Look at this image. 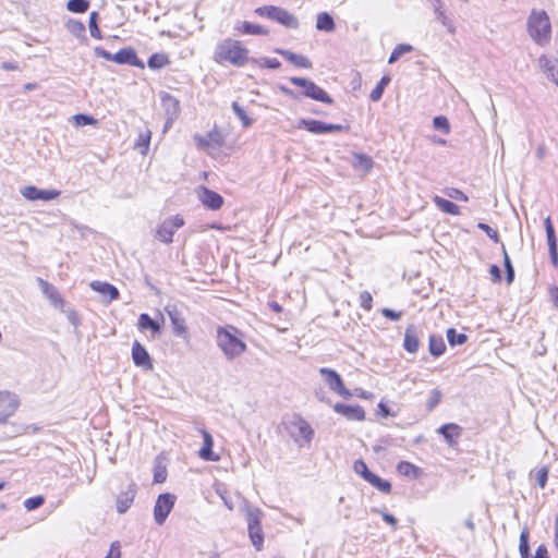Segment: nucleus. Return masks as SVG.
<instances>
[{"label": "nucleus", "instance_id": "f257e3e1", "mask_svg": "<svg viewBox=\"0 0 558 558\" xmlns=\"http://www.w3.org/2000/svg\"><path fill=\"white\" fill-rule=\"evenodd\" d=\"M216 341L226 359L231 361L242 355L247 345L242 339V332L232 325L217 328Z\"/></svg>", "mask_w": 558, "mask_h": 558}, {"label": "nucleus", "instance_id": "f03ea898", "mask_svg": "<svg viewBox=\"0 0 558 558\" xmlns=\"http://www.w3.org/2000/svg\"><path fill=\"white\" fill-rule=\"evenodd\" d=\"M526 28L532 40L546 47L551 40V23L548 14L544 10L533 9L526 21Z\"/></svg>", "mask_w": 558, "mask_h": 558}, {"label": "nucleus", "instance_id": "7ed1b4c3", "mask_svg": "<svg viewBox=\"0 0 558 558\" xmlns=\"http://www.w3.org/2000/svg\"><path fill=\"white\" fill-rule=\"evenodd\" d=\"M214 58L219 63L243 66L248 60V50L239 40L227 38L217 44Z\"/></svg>", "mask_w": 558, "mask_h": 558}, {"label": "nucleus", "instance_id": "20e7f679", "mask_svg": "<svg viewBox=\"0 0 558 558\" xmlns=\"http://www.w3.org/2000/svg\"><path fill=\"white\" fill-rule=\"evenodd\" d=\"M245 520L247 522V533L252 542V545L256 550H262L264 547V532L262 527V521L265 517L263 510L257 507H253L248 502L242 506Z\"/></svg>", "mask_w": 558, "mask_h": 558}, {"label": "nucleus", "instance_id": "39448f33", "mask_svg": "<svg viewBox=\"0 0 558 558\" xmlns=\"http://www.w3.org/2000/svg\"><path fill=\"white\" fill-rule=\"evenodd\" d=\"M258 15L276 21L288 28H298L299 20L295 15L283 8L275 5H265L257 8L255 11Z\"/></svg>", "mask_w": 558, "mask_h": 558}, {"label": "nucleus", "instance_id": "423d86ee", "mask_svg": "<svg viewBox=\"0 0 558 558\" xmlns=\"http://www.w3.org/2000/svg\"><path fill=\"white\" fill-rule=\"evenodd\" d=\"M290 82L303 89L302 95L324 104H332V98L313 81L304 77H290Z\"/></svg>", "mask_w": 558, "mask_h": 558}, {"label": "nucleus", "instance_id": "0eeeda50", "mask_svg": "<svg viewBox=\"0 0 558 558\" xmlns=\"http://www.w3.org/2000/svg\"><path fill=\"white\" fill-rule=\"evenodd\" d=\"M319 374L330 390L344 398L352 396V393L344 387L341 376L336 371L322 367L319 368Z\"/></svg>", "mask_w": 558, "mask_h": 558}, {"label": "nucleus", "instance_id": "6e6552de", "mask_svg": "<svg viewBox=\"0 0 558 558\" xmlns=\"http://www.w3.org/2000/svg\"><path fill=\"white\" fill-rule=\"evenodd\" d=\"M175 502V496L169 493L160 494L154 507V518L157 524L165 523Z\"/></svg>", "mask_w": 558, "mask_h": 558}, {"label": "nucleus", "instance_id": "1a4fd4ad", "mask_svg": "<svg viewBox=\"0 0 558 558\" xmlns=\"http://www.w3.org/2000/svg\"><path fill=\"white\" fill-rule=\"evenodd\" d=\"M166 312L171 320L174 336L186 340L189 338V329L182 312L175 305H168Z\"/></svg>", "mask_w": 558, "mask_h": 558}, {"label": "nucleus", "instance_id": "9d476101", "mask_svg": "<svg viewBox=\"0 0 558 558\" xmlns=\"http://www.w3.org/2000/svg\"><path fill=\"white\" fill-rule=\"evenodd\" d=\"M184 225L183 218L175 216L174 218L166 219L157 229L156 238L163 243H171L173 241L174 232Z\"/></svg>", "mask_w": 558, "mask_h": 558}, {"label": "nucleus", "instance_id": "9b49d317", "mask_svg": "<svg viewBox=\"0 0 558 558\" xmlns=\"http://www.w3.org/2000/svg\"><path fill=\"white\" fill-rule=\"evenodd\" d=\"M17 397L10 391H0V424L12 416L19 408Z\"/></svg>", "mask_w": 558, "mask_h": 558}, {"label": "nucleus", "instance_id": "f8f14e48", "mask_svg": "<svg viewBox=\"0 0 558 558\" xmlns=\"http://www.w3.org/2000/svg\"><path fill=\"white\" fill-rule=\"evenodd\" d=\"M161 106L166 112V123L163 128V132H166L172 124V122L177 119L180 110V102L177 98L168 93H162L160 95Z\"/></svg>", "mask_w": 558, "mask_h": 558}, {"label": "nucleus", "instance_id": "ddd939ff", "mask_svg": "<svg viewBox=\"0 0 558 558\" xmlns=\"http://www.w3.org/2000/svg\"><path fill=\"white\" fill-rule=\"evenodd\" d=\"M300 126L314 134L341 132L345 129L341 124H331L319 120H301Z\"/></svg>", "mask_w": 558, "mask_h": 558}, {"label": "nucleus", "instance_id": "4468645a", "mask_svg": "<svg viewBox=\"0 0 558 558\" xmlns=\"http://www.w3.org/2000/svg\"><path fill=\"white\" fill-rule=\"evenodd\" d=\"M21 194L27 201H51L60 195L58 190H40L34 185H27L21 190Z\"/></svg>", "mask_w": 558, "mask_h": 558}, {"label": "nucleus", "instance_id": "2eb2a0df", "mask_svg": "<svg viewBox=\"0 0 558 558\" xmlns=\"http://www.w3.org/2000/svg\"><path fill=\"white\" fill-rule=\"evenodd\" d=\"M197 196L201 203L210 210H218L223 204L222 196L206 186L198 187Z\"/></svg>", "mask_w": 558, "mask_h": 558}, {"label": "nucleus", "instance_id": "dca6fc26", "mask_svg": "<svg viewBox=\"0 0 558 558\" xmlns=\"http://www.w3.org/2000/svg\"><path fill=\"white\" fill-rule=\"evenodd\" d=\"M291 436L295 439V441H300L303 439L305 442H310L314 430L311 425L302 417H296L291 422Z\"/></svg>", "mask_w": 558, "mask_h": 558}, {"label": "nucleus", "instance_id": "f3484780", "mask_svg": "<svg viewBox=\"0 0 558 558\" xmlns=\"http://www.w3.org/2000/svg\"><path fill=\"white\" fill-rule=\"evenodd\" d=\"M333 410L350 421H363L365 418V411L361 405L336 403Z\"/></svg>", "mask_w": 558, "mask_h": 558}, {"label": "nucleus", "instance_id": "a211bd4d", "mask_svg": "<svg viewBox=\"0 0 558 558\" xmlns=\"http://www.w3.org/2000/svg\"><path fill=\"white\" fill-rule=\"evenodd\" d=\"M545 230H546V238H547L550 260H551L554 267L557 268L558 267L557 238L555 234L554 226H553L549 217H547L545 219Z\"/></svg>", "mask_w": 558, "mask_h": 558}, {"label": "nucleus", "instance_id": "6ab92c4d", "mask_svg": "<svg viewBox=\"0 0 558 558\" xmlns=\"http://www.w3.org/2000/svg\"><path fill=\"white\" fill-rule=\"evenodd\" d=\"M44 295L51 302L54 307L62 308L64 305V301L58 290L48 281L43 278L37 279Z\"/></svg>", "mask_w": 558, "mask_h": 558}, {"label": "nucleus", "instance_id": "aec40b11", "mask_svg": "<svg viewBox=\"0 0 558 558\" xmlns=\"http://www.w3.org/2000/svg\"><path fill=\"white\" fill-rule=\"evenodd\" d=\"M538 66L546 74L547 78L558 86V62L545 54L538 58Z\"/></svg>", "mask_w": 558, "mask_h": 558}, {"label": "nucleus", "instance_id": "412c9836", "mask_svg": "<svg viewBox=\"0 0 558 558\" xmlns=\"http://www.w3.org/2000/svg\"><path fill=\"white\" fill-rule=\"evenodd\" d=\"M136 485L134 483L130 484L128 489L121 492L117 498V511L119 513H124L134 501L136 496Z\"/></svg>", "mask_w": 558, "mask_h": 558}, {"label": "nucleus", "instance_id": "4be33fe9", "mask_svg": "<svg viewBox=\"0 0 558 558\" xmlns=\"http://www.w3.org/2000/svg\"><path fill=\"white\" fill-rule=\"evenodd\" d=\"M90 288L98 292L105 301L110 302L112 300H116L119 296L118 289L105 281H93L90 283Z\"/></svg>", "mask_w": 558, "mask_h": 558}, {"label": "nucleus", "instance_id": "5701e85b", "mask_svg": "<svg viewBox=\"0 0 558 558\" xmlns=\"http://www.w3.org/2000/svg\"><path fill=\"white\" fill-rule=\"evenodd\" d=\"M275 52L282 56L286 60H288L289 62H291L293 65H295L298 68H303V69L312 68V62L305 56L296 54L290 50L280 49V48L275 49Z\"/></svg>", "mask_w": 558, "mask_h": 558}, {"label": "nucleus", "instance_id": "b1692460", "mask_svg": "<svg viewBox=\"0 0 558 558\" xmlns=\"http://www.w3.org/2000/svg\"><path fill=\"white\" fill-rule=\"evenodd\" d=\"M204 444L201 450L198 451V456L201 459L205 461L216 462L219 460V456L213 452L214 439L211 435L207 430H202Z\"/></svg>", "mask_w": 558, "mask_h": 558}, {"label": "nucleus", "instance_id": "393cba45", "mask_svg": "<svg viewBox=\"0 0 558 558\" xmlns=\"http://www.w3.org/2000/svg\"><path fill=\"white\" fill-rule=\"evenodd\" d=\"M112 61L119 64H132L140 66V60L137 58L136 51L131 48L121 49L113 53Z\"/></svg>", "mask_w": 558, "mask_h": 558}, {"label": "nucleus", "instance_id": "a878e982", "mask_svg": "<svg viewBox=\"0 0 558 558\" xmlns=\"http://www.w3.org/2000/svg\"><path fill=\"white\" fill-rule=\"evenodd\" d=\"M403 347L410 353H415L418 350L420 341L417 338L416 329L413 325H410L405 329Z\"/></svg>", "mask_w": 558, "mask_h": 558}, {"label": "nucleus", "instance_id": "bb28decb", "mask_svg": "<svg viewBox=\"0 0 558 558\" xmlns=\"http://www.w3.org/2000/svg\"><path fill=\"white\" fill-rule=\"evenodd\" d=\"M438 433L444 436L450 446H452L454 444V438H458L461 435L462 428L454 423H448L440 426Z\"/></svg>", "mask_w": 558, "mask_h": 558}, {"label": "nucleus", "instance_id": "cd10ccee", "mask_svg": "<svg viewBox=\"0 0 558 558\" xmlns=\"http://www.w3.org/2000/svg\"><path fill=\"white\" fill-rule=\"evenodd\" d=\"M158 316L159 318H151L149 315L142 313V330L149 329L153 335L159 333L165 318L161 313H158Z\"/></svg>", "mask_w": 558, "mask_h": 558}, {"label": "nucleus", "instance_id": "c85d7f7f", "mask_svg": "<svg viewBox=\"0 0 558 558\" xmlns=\"http://www.w3.org/2000/svg\"><path fill=\"white\" fill-rule=\"evenodd\" d=\"M434 203L440 210H442L446 214H450L453 216L460 215V207L451 201H448L440 196H435Z\"/></svg>", "mask_w": 558, "mask_h": 558}, {"label": "nucleus", "instance_id": "c756f323", "mask_svg": "<svg viewBox=\"0 0 558 558\" xmlns=\"http://www.w3.org/2000/svg\"><path fill=\"white\" fill-rule=\"evenodd\" d=\"M430 2L434 8L436 20H438L444 26H446L450 33H453L454 28L449 19L445 15V12L442 11V2L440 0H430Z\"/></svg>", "mask_w": 558, "mask_h": 558}, {"label": "nucleus", "instance_id": "7c9ffc66", "mask_svg": "<svg viewBox=\"0 0 558 558\" xmlns=\"http://www.w3.org/2000/svg\"><path fill=\"white\" fill-rule=\"evenodd\" d=\"M429 353L433 356H440L446 350V344L441 336L432 335L428 343Z\"/></svg>", "mask_w": 558, "mask_h": 558}, {"label": "nucleus", "instance_id": "2f4dec72", "mask_svg": "<svg viewBox=\"0 0 558 558\" xmlns=\"http://www.w3.org/2000/svg\"><path fill=\"white\" fill-rule=\"evenodd\" d=\"M316 28L324 32H332L335 29V21L327 12H322L316 19Z\"/></svg>", "mask_w": 558, "mask_h": 558}, {"label": "nucleus", "instance_id": "473e14b6", "mask_svg": "<svg viewBox=\"0 0 558 558\" xmlns=\"http://www.w3.org/2000/svg\"><path fill=\"white\" fill-rule=\"evenodd\" d=\"M170 62L169 57L165 52L154 53L147 62V65L151 70H160L168 65Z\"/></svg>", "mask_w": 558, "mask_h": 558}, {"label": "nucleus", "instance_id": "72a5a7b5", "mask_svg": "<svg viewBox=\"0 0 558 558\" xmlns=\"http://www.w3.org/2000/svg\"><path fill=\"white\" fill-rule=\"evenodd\" d=\"M167 465L165 459L157 457L154 465V482L163 483L167 478Z\"/></svg>", "mask_w": 558, "mask_h": 558}, {"label": "nucleus", "instance_id": "f704fd0d", "mask_svg": "<svg viewBox=\"0 0 558 558\" xmlns=\"http://www.w3.org/2000/svg\"><path fill=\"white\" fill-rule=\"evenodd\" d=\"M366 482H368L371 485H373L378 490H380L385 494H389L391 492V483L386 480L380 478L378 475H376L374 473H372V475H369V477Z\"/></svg>", "mask_w": 558, "mask_h": 558}, {"label": "nucleus", "instance_id": "c9c22d12", "mask_svg": "<svg viewBox=\"0 0 558 558\" xmlns=\"http://www.w3.org/2000/svg\"><path fill=\"white\" fill-rule=\"evenodd\" d=\"M236 29L244 34H251V35H267L268 34V32L260 25L253 24L250 22H244L242 24V26L238 27Z\"/></svg>", "mask_w": 558, "mask_h": 558}, {"label": "nucleus", "instance_id": "e433bc0d", "mask_svg": "<svg viewBox=\"0 0 558 558\" xmlns=\"http://www.w3.org/2000/svg\"><path fill=\"white\" fill-rule=\"evenodd\" d=\"M519 551L521 558H530L529 530L524 527L520 534Z\"/></svg>", "mask_w": 558, "mask_h": 558}, {"label": "nucleus", "instance_id": "4c0bfd02", "mask_svg": "<svg viewBox=\"0 0 558 558\" xmlns=\"http://www.w3.org/2000/svg\"><path fill=\"white\" fill-rule=\"evenodd\" d=\"M447 340L451 347L460 345L466 342L468 337L465 333H459L454 328L447 330Z\"/></svg>", "mask_w": 558, "mask_h": 558}, {"label": "nucleus", "instance_id": "58836bf2", "mask_svg": "<svg viewBox=\"0 0 558 558\" xmlns=\"http://www.w3.org/2000/svg\"><path fill=\"white\" fill-rule=\"evenodd\" d=\"M389 82H390L389 76H383L381 80L376 85V87L371 92L369 98L373 101L380 100V98L383 97V94H384V89L388 85Z\"/></svg>", "mask_w": 558, "mask_h": 558}, {"label": "nucleus", "instance_id": "ea45409f", "mask_svg": "<svg viewBox=\"0 0 558 558\" xmlns=\"http://www.w3.org/2000/svg\"><path fill=\"white\" fill-rule=\"evenodd\" d=\"M89 2L87 0H69L66 9L74 13H84L88 10Z\"/></svg>", "mask_w": 558, "mask_h": 558}, {"label": "nucleus", "instance_id": "a19ab883", "mask_svg": "<svg viewBox=\"0 0 558 558\" xmlns=\"http://www.w3.org/2000/svg\"><path fill=\"white\" fill-rule=\"evenodd\" d=\"M232 110L235 113V116L242 121L244 128H248L253 124V120L246 114L244 109L236 101L232 104Z\"/></svg>", "mask_w": 558, "mask_h": 558}, {"label": "nucleus", "instance_id": "79ce46f5", "mask_svg": "<svg viewBox=\"0 0 558 558\" xmlns=\"http://www.w3.org/2000/svg\"><path fill=\"white\" fill-rule=\"evenodd\" d=\"M66 27L69 29V32L74 35L75 37H84V34H85V25L80 22V21H75V20H70L66 24Z\"/></svg>", "mask_w": 558, "mask_h": 558}, {"label": "nucleus", "instance_id": "37998d69", "mask_svg": "<svg viewBox=\"0 0 558 558\" xmlns=\"http://www.w3.org/2000/svg\"><path fill=\"white\" fill-rule=\"evenodd\" d=\"M413 47L407 44L398 45L391 52L388 62L395 63L402 54L412 51Z\"/></svg>", "mask_w": 558, "mask_h": 558}, {"label": "nucleus", "instance_id": "c03bdc74", "mask_svg": "<svg viewBox=\"0 0 558 558\" xmlns=\"http://www.w3.org/2000/svg\"><path fill=\"white\" fill-rule=\"evenodd\" d=\"M97 21H98V13L93 11L89 14V21H88L90 36L96 39H101V33L98 27Z\"/></svg>", "mask_w": 558, "mask_h": 558}, {"label": "nucleus", "instance_id": "a18cd8bd", "mask_svg": "<svg viewBox=\"0 0 558 558\" xmlns=\"http://www.w3.org/2000/svg\"><path fill=\"white\" fill-rule=\"evenodd\" d=\"M433 126L436 130L444 132L445 134L450 133V124L445 116H437L433 119Z\"/></svg>", "mask_w": 558, "mask_h": 558}, {"label": "nucleus", "instance_id": "49530a36", "mask_svg": "<svg viewBox=\"0 0 558 558\" xmlns=\"http://www.w3.org/2000/svg\"><path fill=\"white\" fill-rule=\"evenodd\" d=\"M397 470L401 475H404V476L415 475L417 472V468L407 461L399 462L397 465Z\"/></svg>", "mask_w": 558, "mask_h": 558}, {"label": "nucleus", "instance_id": "de8ad7c7", "mask_svg": "<svg viewBox=\"0 0 558 558\" xmlns=\"http://www.w3.org/2000/svg\"><path fill=\"white\" fill-rule=\"evenodd\" d=\"M353 469L355 473L360 474L365 481H367L369 475L373 473L368 470L366 463L363 460H356L354 462Z\"/></svg>", "mask_w": 558, "mask_h": 558}, {"label": "nucleus", "instance_id": "09e8293b", "mask_svg": "<svg viewBox=\"0 0 558 558\" xmlns=\"http://www.w3.org/2000/svg\"><path fill=\"white\" fill-rule=\"evenodd\" d=\"M44 502H45V498L43 496H35V497L27 498L24 501V507L26 510L32 511V510H35V509L39 508L40 506H43Z\"/></svg>", "mask_w": 558, "mask_h": 558}, {"label": "nucleus", "instance_id": "8fccbe9b", "mask_svg": "<svg viewBox=\"0 0 558 558\" xmlns=\"http://www.w3.org/2000/svg\"><path fill=\"white\" fill-rule=\"evenodd\" d=\"M548 473L549 471L546 466L535 470L534 475L541 488H544L546 486Z\"/></svg>", "mask_w": 558, "mask_h": 558}, {"label": "nucleus", "instance_id": "3c124183", "mask_svg": "<svg viewBox=\"0 0 558 558\" xmlns=\"http://www.w3.org/2000/svg\"><path fill=\"white\" fill-rule=\"evenodd\" d=\"M441 400V391L438 389H433L429 393L428 401L426 403V408L428 411H432Z\"/></svg>", "mask_w": 558, "mask_h": 558}, {"label": "nucleus", "instance_id": "603ef678", "mask_svg": "<svg viewBox=\"0 0 558 558\" xmlns=\"http://www.w3.org/2000/svg\"><path fill=\"white\" fill-rule=\"evenodd\" d=\"M359 299H360V305L362 308H364L365 311L372 310L373 298L369 292H367V291L361 292Z\"/></svg>", "mask_w": 558, "mask_h": 558}, {"label": "nucleus", "instance_id": "864d4df0", "mask_svg": "<svg viewBox=\"0 0 558 558\" xmlns=\"http://www.w3.org/2000/svg\"><path fill=\"white\" fill-rule=\"evenodd\" d=\"M477 228L483 230L489 239H492L494 242L498 243L499 242V235H498V232L493 229L492 227H489L488 225L484 223V222H480L477 225Z\"/></svg>", "mask_w": 558, "mask_h": 558}, {"label": "nucleus", "instance_id": "5fc2aeb1", "mask_svg": "<svg viewBox=\"0 0 558 558\" xmlns=\"http://www.w3.org/2000/svg\"><path fill=\"white\" fill-rule=\"evenodd\" d=\"M356 159H357V167H360L364 171L371 170V168L373 166V161L369 157H366L364 155H357Z\"/></svg>", "mask_w": 558, "mask_h": 558}, {"label": "nucleus", "instance_id": "6e6d98bb", "mask_svg": "<svg viewBox=\"0 0 558 558\" xmlns=\"http://www.w3.org/2000/svg\"><path fill=\"white\" fill-rule=\"evenodd\" d=\"M380 313L383 314L384 317L390 319V320H393V322H398L401 319L402 317V313L401 312H396L393 310H390L388 307H385L380 311Z\"/></svg>", "mask_w": 558, "mask_h": 558}, {"label": "nucleus", "instance_id": "4d7b16f0", "mask_svg": "<svg viewBox=\"0 0 558 558\" xmlns=\"http://www.w3.org/2000/svg\"><path fill=\"white\" fill-rule=\"evenodd\" d=\"M446 195L449 196L450 198L460 199L463 202H466L469 199V197L462 191L453 187L448 189L446 191Z\"/></svg>", "mask_w": 558, "mask_h": 558}, {"label": "nucleus", "instance_id": "13d9d810", "mask_svg": "<svg viewBox=\"0 0 558 558\" xmlns=\"http://www.w3.org/2000/svg\"><path fill=\"white\" fill-rule=\"evenodd\" d=\"M259 66H266L269 69H279L281 63L277 59L263 58L258 61Z\"/></svg>", "mask_w": 558, "mask_h": 558}, {"label": "nucleus", "instance_id": "bf43d9fd", "mask_svg": "<svg viewBox=\"0 0 558 558\" xmlns=\"http://www.w3.org/2000/svg\"><path fill=\"white\" fill-rule=\"evenodd\" d=\"M74 119H75L77 125H87V124H92L95 122V120L90 116H86V114H82V113L74 116Z\"/></svg>", "mask_w": 558, "mask_h": 558}, {"label": "nucleus", "instance_id": "052dcab7", "mask_svg": "<svg viewBox=\"0 0 558 558\" xmlns=\"http://www.w3.org/2000/svg\"><path fill=\"white\" fill-rule=\"evenodd\" d=\"M153 364L148 352L142 347V368L151 369Z\"/></svg>", "mask_w": 558, "mask_h": 558}, {"label": "nucleus", "instance_id": "680f3d73", "mask_svg": "<svg viewBox=\"0 0 558 558\" xmlns=\"http://www.w3.org/2000/svg\"><path fill=\"white\" fill-rule=\"evenodd\" d=\"M120 556H121V553H120L119 543L114 542L111 544L109 553L107 554V556L105 558H120Z\"/></svg>", "mask_w": 558, "mask_h": 558}, {"label": "nucleus", "instance_id": "e2e57ef3", "mask_svg": "<svg viewBox=\"0 0 558 558\" xmlns=\"http://www.w3.org/2000/svg\"><path fill=\"white\" fill-rule=\"evenodd\" d=\"M375 512H379L384 519L385 522H387L388 524H390L393 529L397 526V519L390 514V513H387V512H381L379 511L378 509H374Z\"/></svg>", "mask_w": 558, "mask_h": 558}, {"label": "nucleus", "instance_id": "0e129e2a", "mask_svg": "<svg viewBox=\"0 0 558 558\" xmlns=\"http://www.w3.org/2000/svg\"><path fill=\"white\" fill-rule=\"evenodd\" d=\"M132 359L135 365L140 366V341L135 340L132 347Z\"/></svg>", "mask_w": 558, "mask_h": 558}, {"label": "nucleus", "instance_id": "69168bd1", "mask_svg": "<svg viewBox=\"0 0 558 558\" xmlns=\"http://www.w3.org/2000/svg\"><path fill=\"white\" fill-rule=\"evenodd\" d=\"M94 51L97 57L104 58L108 61H112L113 54L111 52L102 49L101 47H95Z\"/></svg>", "mask_w": 558, "mask_h": 558}, {"label": "nucleus", "instance_id": "338daca9", "mask_svg": "<svg viewBox=\"0 0 558 558\" xmlns=\"http://www.w3.org/2000/svg\"><path fill=\"white\" fill-rule=\"evenodd\" d=\"M489 272H490V275L493 277V280L495 282H500L501 281V270H500V268L497 265H492L490 269H489Z\"/></svg>", "mask_w": 558, "mask_h": 558}, {"label": "nucleus", "instance_id": "774afa93", "mask_svg": "<svg viewBox=\"0 0 558 558\" xmlns=\"http://www.w3.org/2000/svg\"><path fill=\"white\" fill-rule=\"evenodd\" d=\"M534 558H549L548 557L547 547L544 544L539 545L536 548V553H535Z\"/></svg>", "mask_w": 558, "mask_h": 558}]
</instances>
